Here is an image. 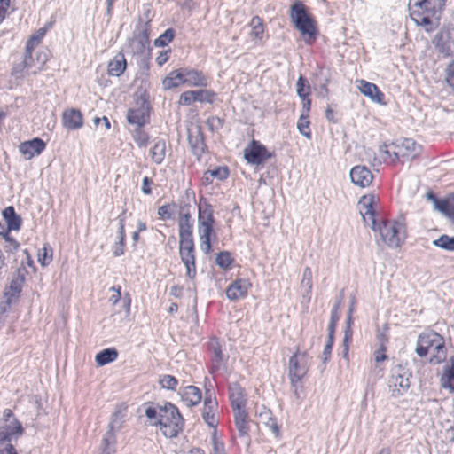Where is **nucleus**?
<instances>
[{
    "instance_id": "obj_41",
    "label": "nucleus",
    "mask_w": 454,
    "mask_h": 454,
    "mask_svg": "<svg viewBox=\"0 0 454 454\" xmlns=\"http://www.w3.org/2000/svg\"><path fill=\"white\" fill-rule=\"evenodd\" d=\"M299 132L306 137L307 138L311 137V132L309 129V114L302 113L297 123Z\"/></svg>"
},
{
    "instance_id": "obj_31",
    "label": "nucleus",
    "mask_w": 454,
    "mask_h": 454,
    "mask_svg": "<svg viewBox=\"0 0 454 454\" xmlns=\"http://www.w3.org/2000/svg\"><path fill=\"white\" fill-rule=\"evenodd\" d=\"M259 418L260 422L270 428L276 437L279 436V427L277 423V419L272 417L271 411L270 410L262 407V411L259 412Z\"/></svg>"
},
{
    "instance_id": "obj_37",
    "label": "nucleus",
    "mask_w": 454,
    "mask_h": 454,
    "mask_svg": "<svg viewBox=\"0 0 454 454\" xmlns=\"http://www.w3.org/2000/svg\"><path fill=\"white\" fill-rule=\"evenodd\" d=\"M160 427L162 434L168 438L176 437L182 430L183 422H168L165 424H158Z\"/></svg>"
},
{
    "instance_id": "obj_12",
    "label": "nucleus",
    "mask_w": 454,
    "mask_h": 454,
    "mask_svg": "<svg viewBox=\"0 0 454 454\" xmlns=\"http://www.w3.org/2000/svg\"><path fill=\"white\" fill-rule=\"evenodd\" d=\"M340 301H337L331 311V318L328 325V340L323 351L324 362H326L331 356L332 348L333 345L334 333L337 322L339 320L338 309L340 307Z\"/></svg>"
},
{
    "instance_id": "obj_26",
    "label": "nucleus",
    "mask_w": 454,
    "mask_h": 454,
    "mask_svg": "<svg viewBox=\"0 0 454 454\" xmlns=\"http://www.w3.org/2000/svg\"><path fill=\"white\" fill-rule=\"evenodd\" d=\"M236 427L240 436H247L249 432V418L246 410L233 411Z\"/></svg>"
},
{
    "instance_id": "obj_60",
    "label": "nucleus",
    "mask_w": 454,
    "mask_h": 454,
    "mask_svg": "<svg viewBox=\"0 0 454 454\" xmlns=\"http://www.w3.org/2000/svg\"><path fill=\"white\" fill-rule=\"evenodd\" d=\"M392 147L388 148L386 145H382L379 149L380 157L383 160L391 158Z\"/></svg>"
},
{
    "instance_id": "obj_48",
    "label": "nucleus",
    "mask_w": 454,
    "mask_h": 454,
    "mask_svg": "<svg viewBox=\"0 0 454 454\" xmlns=\"http://www.w3.org/2000/svg\"><path fill=\"white\" fill-rule=\"evenodd\" d=\"M215 263L223 269H227L231 263V254L228 252H220L216 258H215Z\"/></svg>"
},
{
    "instance_id": "obj_57",
    "label": "nucleus",
    "mask_w": 454,
    "mask_h": 454,
    "mask_svg": "<svg viewBox=\"0 0 454 454\" xmlns=\"http://www.w3.org/2000/svg\"><path fill=\"white\" fill-rule=\"evenodd\" d=\"M353 331L352 330H345L344 331V337H343V352L344 356L348 355V346L352 339Z\"/></svg>"
},
{
    "instance_id": "obj_53",
    "label": "nucleus",
    "mask_w": 454,
    "mask_h": 454,
    "mask_svg": "<svg viewBox=\"0 0 454 454\" xmlns=\"http://www.w3.org/2000/svg\"><path fill=\"white\" fill-rule=\"evenodd\" d=\"M193 102H195L194 90H188V91L183 92L180 95V98H179L180 105L189 106Z\"/></svg>"
},
{
    "instance_id": "obj_1",
    "label": "nucleus",
    "mask_w": 454,
    "mask_h": 454,
    "mask_svg": "<svg viewBox=\"0 0 454 454\" xmlns=\"http://www.w3.org/2000/svg\"><path fill=\"white\" fill-rule=\"evenodd\" d=\"M444 4L445 0H410L408 7L411 20L429 32L434 29V21L439 20Z\"/></svg>"
},
{
    "instance_id": "obj_2",
    "label": "nucleus",
    "mask_w": 454,
    "mask_h": 454,
    "mask_svg": "<svg viewBox=\"0 0 454 454\" xmlns=\"http://www.w3.org/2000/svg\"><path fill=\"white\" fill-rule=\"evenodd\" d=\"M416 353L419 357L429 354V363L440 364L447 358V348L443 337L434 331L420 333L417 340Z\"/></svg>"
},
{
    "instance_id": "obj_56",
    "label": "nucleus",
    "mask_w": 454,
    "mask_h": 454,
    "mask_svg": "<svg viewBox=\"0 0 454 454\" xmlns=\"http://www.w3.org/2000/svg\"><path fill=\"white\" fill-rule=\"evenodd\" d=\"M119 238L121 243H124L125 241V231H124V225H125V211H123L119 216Z\"/></svg>"
},
{
    "instance_id": "obj_55",
    "label": "nucleus",
    "mask_w": 454,
    "mask_h": 454,
    "mask_svg": "<svg viewBox=\"0 0 454 454\" xmlns=\"http://www.w3.org/2000/svg\"><path fill=\"white\" fill-rule=\"evenodd\" d=\"M439 209L454 223V204L442 203L439 206Z\"/></svg>"
},
{
    "instance_id": "obj_34",
    "label": "nucleus",
    "mask_w": 454,
    "mask_h": 454,
    "mask_svg": "<svg viewBox=\"0 0 454 454\" xmlns=\"http://www.w3.org/2000/svg\"><path fill=\"white\" fill-rule=\"evenodd\" d=\"M3 217L7 223V227L9 230L18 231L21 225L20 217L15 213L13 207H7L3 211Z\"/></svg>"
},
{
    "instance_id": "obj_27",
    "label": "nucleus",
    "mask_w": 454,
    "mask_h": 454,
    "mask_svg": "<svg viewBox=\"0 0 454 454\" xmlns=\"http://www.w3.org/2000/svg\"><path fill=\"white\" fill-rule=\"evenodd\" d=\"M188 143L192 148L193 154L198 159H200L203 154L206 147L200 130H196L195 133H188Z\"/></svg>"
},
{
    "instance_id": "obj_9",
    "label": "nucleus",
    "mask_w": 454,
    "mask_h": 454,
    "mask_svg": "<svg viewBox=\"0 0 454 454\" xmlns=\"http://www.w3.org/2000/svg\"><path fill=\"white\" fill-rule=\"evenodd\" d=\"M179 254L186 267V275L193 278L196 275L195 250L193 238L179 239Z\"/></svg>"
},
{
    "instance_id": "obj_11",
    "label": "nucleus",
    "mask_w": 454,
    "mask_h": 454,
    "mask_svg": "<svg viewBox=\"0 0 454 454\" xmlns=\"http://www.w3.org/2000/svg\"><path fill=\"white\" fill-rule=\"evenodd\" d=\"M374 202L375 197L373 195H364L360 199L358 205L360 214L362 215L364 223L369 224L373 231H377L375 212L373 208Z\"/></svg>"
},
{
    "instance_id": "obj_7",
    "label": "nucleus",
    "mask_w": 454,
    "mask_h": 454,
    "mask_svg": "<svg viewBox=\"0 0 454 454\" xmlns=\"http://www.w3.org/2000/svg\"><path fill=\"white\" fill-rule=\"evenodd\" d=\"M411 372L401 364L395 365L390 371L388 387L391 395L398 397L406 393L410 387Z\"/></svg>"
},
{
    "instance_id": "obj_58",
    "label": "nucleus",
    "mask_w": 454,
    "mask_h": 454,
    "mask_svg": "<svg viewBox=\"0 0 454 454\" xmlns=\"http://www.w3.org/2000/svg\"><path fill=\"white\" fill-rule=\"evenodd\" d=\"M160 405H158L157 407H152V406H149L145 409V416L148 418V419H159L160 417Z\"/></svg>"
},
{
    "instance_id": "obj_17",
    "label": "nucleus",
    "mask_w": 454,
    "mask_h": 454,
    "mask_svg": "<svg viewBox=\"0 0 454 454\" xmlns=\"http://www.w3.org/2000/svg\"><path fill=\"white\" fill-rule=\"evenodd\" d=\"M149 119L148 106L143 103L138 107L131 108L128 111L127 120L129 123L135 124L137 127L141 128Z\"/></svg>"
},
{
    "instance_id": "obj_19",
    "label": "nucleus",
    "mask_w": 454,
    "mask_h": 454,
    "mask_svg": "<svg viewBox=\"0 0 454 454\" xmlns=\"http://www.w3.org/2000/svg\"><path fill=\"white\" fill-rule=\"evenodd\" d=\"M229 392L232 411L246 410L247 395L245 390L238 383H232L230 386Z\"/></svg>"
},
{
    "instance_id": "obj_39",
    "label": "nucleus",
    "mask_w": 454,
    "mask_h": 454,
    "mask_svg": "<svg viewBox=\"0 0 454 454\" xmlns=\"http://www.w3.org/2000/svg\"><path fill=\"white\" fill-rule=\"evenodd\" d=\"M433 245L447 251H454V237L443 234L434 240Z\"/></svg>"
},
{
    "instance_id": "obj_24",
    "label": "nucleus",
    "mask_w": 454,
    "mask_h": 454,
    "mask_svg": "<svg viewBox=\"0 0 454 454\" xmlns=\"http://www.w3.org/2000/svg\"><path fill=\"white\" fill-rule=\"evenodd\" d=\"M182 401L187 406L197 405L201 400L200 390L194 386H187L181 393Z\"/></svg>"
},
{
    "instance_id": "obj_23",
    "label": "nucleus",
    "mask_w": 454,
    "mask_h": 454,
    "mask_svg": "<svg viewBox=\"0 0 454 454\" xmlns=\"http://www.w3.org/2000/svg\"><path fill=\"white\" fill-rule=\"evenodd\" d=\"M250 283L246 279L234 281L226 290V295L230 300L235 301L246 295Z\"/></svg>"
},
{
    "instance_id": "obj_4",
    "label": "nucleus",
    "mask_w": 454,
    "mask_h": 454,
    "mask_svg": "<svg viewBox=\"0 0 454 454\" xmlns=\"http://www.w3.org/2000/svg\"><path fill=\"white\" fill-rule=\"evenodd\" d=\"M24 428L21 423L14 416L10 409H5L3 411V416L0 418V447H7L8 444H12V442L17 441L19 437L23 434Z\"/></svg>"
},
{
    "instance_id": "obj_35",
    "label": "nucleus",
    "mask_w": 454,
    "mask_h": 454,
    "mask_svg": "<svg viewBox=\"0 0 454 454\" xmlns=\"http://www.w3.org/2000/svg\"><path fill=\"white\" fill-rule=\"evenodd\" d=\"M118 357V351L114 348H106L96 355L95 361L98 365L103 366L115 361Z\"/></svg>"
},
{
    "instance_id": "obj_22",
    "label": "nucleus",
    "mask_w": 454,
    "mask_h": 454,
    "mask_svg": "<svg viewBox=\"0 0 454 454\" xmlns=\"http://www.w3.org/2000/svg\"><path fill=\"white\" fill-rule=\"evenodd\" d=\"M184 84L195 87H206L207 79L201 71L195 69H183Z\"/></svg>"
},
{
    "instance_id": "obj_62",
    "label": "nucleus",
    "mask_w": 454,
    "mask_h": 454,
    "mask_svg": "<svg viewBox=\"0 0 454 454\" xmlns=\"http://www.w3.org/2000/svg\"><path fill=\"white\" fill-rule=\"evenodd\" d=\"M39 43V36H32L27 43V45H26V52L25 53H27V54H30L32 53V51L33 49L35 48V46Z\"/></svg>"
},
{
    "instance_id": "obj_33",
    "label": "nucleus",
    "mask_w": 454,
    "mask_h": 454,
    "mask_svg": "<svg viewBox=\"0 0 454 454\" xmlns=\"http://www.w3.org/2000/svg\"><path fill=\"white\" fill-rule=\"evenodd\" d=\"M312 286V270L309 267H306L303 270L301 288L302 289V297L307 299L308 301H309L311 298Z\"/></svg>"
},
{
    "instance_id": "obj_29",
    "label": "nucleus",
    "mask_w": 454,
    "mask_h": 454,
    "mask_svg": "<svg viewBox=\"0 0 454 454\" xmlns=\"http://www.w3.org/2000/svg\"><path fill=\"white\" fill-rule=\"evenodd\" d=\"M184 84L183 69H176L171 71L162 81V87L165 90H168Z\"/></svg>"
},
{
    "instance_id": "obj_10",
    "label": "nucleus",
    "mask_w": 454,
    "mask_h": 454,
    "mask_svg": "<svg viewBox=\"0 0 454 454\" xmlns=\"http://www.w3.org/2000/svg\"><path fill=\"white\" fill-rule=\"evenodd\" d=\"M246 160L253 165H260L271 157L266 147L258 141L252 140L244 150Z\"/></svg>"
},
{
    "instance_id": "obj_16",
    "label": "nucleus",
    "mask_w": 454,
    "mask_h": 454,
    "mask_svg": "<svg viewBox=\"0 0 454 454\" xmlns=\"http://www.w3.org/2000/svg\"><path fill=\"white\" fill-rule=\"evenodd\" d=\"M183 422V418L178 409L170 403L160 406V417L154 424H165L168 422Z\"/></svg>"
},
{
    "instance_id": "obj_64",
    "label": "nucleus",
    "mask_w": 454,
    "mask_h": 454,
    "mask_svg": "<svg viewBox=\"0 0 454 454\" xmlns=\"http://www.w3.org/2000/svg\"><path fill=\"white\" fill-rule=\"evenodd\" d=\"M0 454H18L13 444H8L7 447H0Z\"/></svg>"
},
{
    "instance_id": "obj_15",
    "label": "nucleus",
    "mask_w": 454,
    "mask_h": 454,
    "mask_svg": "<svg viewBox=\"0 0 454 454\" xmlns=\"http://www.w3.org/2000/svg\"><path fill=\"white\" fill-rule=\"evenodd\" d=\"M45 143L41 138H34L21 143L19 146L20 153L26 160H30L35 155H39L45 149Z\"/></svg>"
},
{
    "instance_id": "obj_18",
    "label": "nucleus",
    "mask_w": 454,
    "mask_h": 454,
    "mask_svg": "<svg viewBox=\"0 0 454 454\" xmlns=\"http://www.w3.org/2000/svg\"><path fill=\"white\" fill-rule=\"evenodd\" d=\"M394 147L397 149V153L403 154V159L407 160L416 158L421 150L420 146L411 138H404Z\"/></svg>"
},
{
    "instance_id": "obj_32",
    "label": "nucleus",
    "mask_w": 454,
    "mask_h": 454,
    "mask_svg": "<svg viewBox=\"0 0 454 454\" xmlns=\"http://www.w3.org/2000/svg\"><path fill=\"white\" fill-rule=\"evenodd\" d=\"M442 386L454 391V356H451L444 366Z\"/></svg>"
},
{
    "instance_id": "obj_46",
    "label": "nucleus",
    "mask_w": 454,
    "mask_h": 454,
    "mask_svg": "<svg viewBox=\"0 0 454 454\" xmlns=\"http://www.w3.org/2000/svg\"><path fill=\"white\" fill-rule=\"evenodd\" d=\"M161 387L168 390H176L178 381L172 375H164L159 381Z\"/></svg>"
},
{
    "instance_id": "obj_13",
    "label": "nucleus",
    "mask_w": 454,
    "mask_h": 454,
    "mask_svg": "<svg viewBox=\"0 0 454 454\" xmlns=\"http://www.w3.org/2000/svg\"><path fill=\"white\" fill-rule=\"evenodd\" d=\"M351 182L362 188L368 187L373 179L371 170L365 166H355L351 168L350 173Z\"/></svg>"
},
{
    "instance_id": "obj_45",
    "label": "nucleus",
    "mask_w": 454,
    "mask_h": 454,
    "mask_svg": "<svg viewBox=\"0 0 454 454\" xmlns=\"http://www.w3.org/2000/svg\"><path fill=\"white\" fill-rule=\"evenodd\" d=\"M296 91L299 98H304L309 96L310 93V86L307 85V81L301 75L299 77L296 82Z\"/></svg>"
},
{
    "instance_id": "obj_25",
    "label": "nucleus",
    "mask_w": 454,
    "mask_h": 454,
    "mask_svg": "<svg viewBox=\"0 0 454 454\" xmlns=\"http://www.w3.org/2000/svg\"><path fill=\"white\" fill-rule=\"evenodd\" d=\"M127 67L126 59L122 53L116 54L108 63V74L111 76H120L123 74Z\"/></svg>"
},
{
    "instance_id": "obj_42",
    "label": "nucleus",
    "mask_w": 454,
    "mask_h": 454,
    "mask_svg": "<svg viewBox=\"0 0 454 454\" xmlns=\"http://www.w3.org/2000/svg\"><path fill=\"white\" fill-rule=\"evenodd\" d=\"M175 31L172 28H168L161 34L155 41L154 44L158 47H164L168 45L174 38Z\"/></svg>"
},
{
    "instance_id": "obj_49",
    "label": "nucleus",
    "mask_w": 454,
    "mask_h": 454,
    "mask_svg": "<svg viewBox=\"0 0 454 454\" xmlns=\"http://www.w3.org/2000/svg\"><path fill=\"white\" fill-rule=\"evenodd\" d=\"M442 454H454V429L451 431L450 439L440 446Z\"/></svg>"
},
{
    "instance_id": "obj_47",
    "label": "nucleus",
    "mask_w": 454,
    "mask_h": 454,
    "mask_svg": "<svg viewBox=\"0 0 454 454\" xmlns=\"http://www.w3.org/2000/svg\"><path fill=\"white\" fill-rule=\"evenodd\" d=\"M215 408L204 407L202 411V418L204 421L211 427H215L216 419L215 417Z\"/></svg>"
},
{
    "instance_id": "obj_61",
    "label": "nucleus",
    "mask_w": 454,
    "mask_h": 454,
    "mask_svg": "<svg viewBox=\"0 0 454 454\" xmlns=\"http://www.w3.org/2000/svg\"><path fill=\"white\" fill-rule=\"evenodd\" d=\"M386 347L379 346V348L374 352V358L377 363L382 362L387 359V356L385 355Z\"/></svg>"
},
{
    "instance_id": "obj_52",
    "label": "nucleus",
    "mask_w": 454,
    "mask_h": 454,
    "mask_svg": "<svg viewBox=\"0 0 454 454\" xmlns=\"http://www.w3.org/2000/svg\"><path fill=\"white\" fill-rule=\"evenodd\" d=\"M445 81L450 87L454 89V60L445 68Z\"/></svg>"
},
{
    "instance_id": "obj_38",
    "label": "nucleus",
    "mask_w": 454,
    "mask_h": 454,
    "mask_svg": "<svg viewBox=\"0 0 454 454\" xmlns=\"http://www.w3.org/2000/svg\"><path fill=\"white\" fill-rule=\"evenodd\" d=\"M250 26L252 27L251 37L261 40L264 32L262 20L259 16H254L251 20Z\"/></svg>"
},
{
    "instance_id": "obj_63",
    "label": "nucleus",
    "mask_w": 454,
    "mask_h": 454,
    "mask_svg": "<svg viewBox=\"0 0 454 454\" xmlns=\"http://www.w3.org/2000/svg\"><path fill=\"white\" fill-rule=\"evenodd\" d=\"M213 454H225L223 444L217 442L215 437H213Z\"/></svg>"
},
{
    "instance_id": "obj_50",
    "label": "nucleus",
    "mask_w": 454,
    "mask_h": 454,
    "mask_svg": "<svg viewBox=\"0 0 454 454\" xmlns=\"http://www.w3.org/2000/svg\"><path fill=\"white\" fill-rule=\"evenodd\" d=\"M389 327L387 325H384L381 330L377 331V340L380 347H386L388 341V333Z\"/></svg>"
},
{
    "instance_id": "obj_51",
    "label": "nucleus",
    "mask_w": 454,
    "mask_h": 454,
    "mask_svg": "<svg viewBox=\"0 0 454 454\" xmlns=\"http://www.w3.org/2000/svg\"><path fill=\"white\" fill-rule=\"evenodd\" d=\"M51 262V254H49L48 249L46 247H43L42 249L38 251V262L42 266H46Z\"/></svg>"
},
{
    "instance_id": "obj_8",
    "label": "nucleus",
    "mask_w": 454,
    "mask_h": 454,
    "mask_svg": "<svg viewBox=\"0 0 454 454\" xmlns=\"http://www.w3.org/2000/svg\"><path fill=\"white\" fill-rule=\"evenodd\" d=\"M309 357L307 352L296 351L289 359L288 375L292 387H296L297 383L307 374L309 370Z\"/></svg>"
},
{
    "instance_id": "obj_14",
    "label": "nucleus",
    "mask_w": 454,
    "mask_h": 454,
    "mask_svg": "<svg viewBox=\"0 0 454 454\" xmlns=\"http://www.w3.org/2000/svg\"><path fill=\"white\" fill-rule=\"evenodd\" d=\"M123 424V415L120 411H116L112 416L111 421L109 422L108 431L106 433L101 447H106V439H109V444L113 449H115L116 437L115 431L121 428Z\"/></svg>"
},
{
    "instance_id": "obj_6",
    "label": "nucleus",
    "mask_w": 454,
    "mask_h": 454,
    "mask_svg": "<svg viewBox=\"0 0 454 454\" xmlns=\"http://www.w3.org/2000/svg\"><path fill=\"white\" fill-rule=\"evenodd\" d=\"M215 219L213 210L206 207L203 210L200 207L198 219V232L200 240V248L205 254L211 251V236L215 235L213 225Z\"/></svg>"
},
{
    "instance_id": "obj_21",
    "label": "nucleus",
    "mask_w": 454,
    "mask_h": 454,
    "mask_svg": "<svg viewBox=\"0 0 454 454\" xmlns=\"http://www.w3.org/2000/svg\"><path fill=\"white\" fill-rule=\"evenodd\" d=\"M359 90L360 92L368 97L373 102L384 105V94L380 90V89L373 83L366 82L364 80H360L359 82Z\"/></svg>"
},
{
    "instance_id": "obj_59",
    "label": "nucleus",
    "mask_w": 454,
    "mask_h": 454,
    "mask_svg": "<svg viewBox=\"0 0 454 454\" xmlns=\"http://www.w3.org/2000/svg\"><path fill=\"white\" fill-rule=\"evenodd\" d=\"M5 241L7 243L5 249H6V252H9V253H12V252L16 251L20 246L19 243L17 242V240L11 237H6Z\"/></svg>"
},
{
    "instance_id": "obj_54",
    "label": "nucleus",
    "mask_w": 454,
    "mask_h": 454,
    "mask_svg": "<svg viewBox=\"0 0 454 454\" xmlns=\"http://www.w3.org/2000/svg\"><path fill=\"white\" fill-rule=\"evenodd\" d=\"M173 206L163 205L158 208V215L163 220H168L173 216Z\"/></svg>"
},
{
    "instance_id": "obj_43",
    "label": "nucleus",
    "mask_w": 454,
    "mask_h": 454,
    "mask_svg": "<svg viewBox=\"0 0 454 454\" xmlns=\"http://www.w3.org/2000/svg\"><path fill=\"white\" fill-rule=\"evenodd\" d=\"M195 94V102H207V103H212L214 101L215 94L207 90H194Z\"/></svg>"
},
{
    "instance_id": "obj_28",
    "label": "nucleus",
    "mask_w": 454,
    "mask_h": 454,
    "mask_svg": "<svg viewBox=\"0 0 454 454\" xmlns=\"http://www.w3.org/2000/svg\"><path fill=\"white\" fill-rule=\"evenodd\" d=\"M151 160L157 165L162 163L166 156V141L162 138L154 140L153 146L150 149Z\"/></svg>"
},
{
    "instance_id": "obj_36",
    "label": "nucleus",
    "mask_w": 454,
    "mask_h": 454,
    "mask_svg": "<svg viewBox=\"0 0 454 454\" xmlns=\"http://www.w3.org/2000/svg\"><path fill=\"white\" fill-rule=\"evenodd\" d=\"M209 348L213 354L212 362H213V368L218 369L219 366L222 364V363L224 360L223 354L222 352V347L218 340L212 339L209 341Z\"/></svg>"
},
{
    "instance_id": "obj_44",
    "label": "nucleus",
    "mask_w": 454,
    "mask_h": 454,
    "mask_svg": "<svg viewBox=\"0 0 454 454\" xmlns=\"http://www.w3.org/2000/svg\"><path fill=\"white\" fill-rule=\"evenodd\" d=\"M133 139L139 147H145L149 142V136L141 128L137 127L133 133Z\"/></svg>"
},
{
    "instance_id": "obj_20",
    "label": "nucleus",
    "mask_w": 454,
    "mask_h": 454,
    "mask_svg": "<svg viewBox=\"0 0 454 454\" xmlns=\"http://www.w3.org/2000/svg\"><path fill=\"white\" fill-rule=\"evenodd\" d=\"M63 126L70 130L78 129L83 125L82 113L77 109H67L62 114Z\"/></svg>"
},
{
    "instance_id": "obj_40",
    "label": "nucleus",
    "mask_w": 454,
    "mask_h": 454,
    "mask_svg": "<svg viewBox=\"0 0 454 454\" xmlns=\"http://www.w3.org/2000/svg\"><path fill=\"white\" fill-rule=\"evenodd\" d=\"M228 176H229L228 168L225 167H220V168H216L212 170H207L205 173L204 178L206 181L208 182L210 180V177L216 178L218 180H224L228 177Z\"/></svg>"
},
{
    "instance_id": "obj_3",
    "label": "nucleus",
    "mask_w": 454,
    "mask_h": 454,
    "mask_svg": "<svg viewBox=\"0 0 454 454\" xmlns=\"http://www.w3.org/2000/svg\"><path fill=\"white\" fill-rule=\"evenodd\" d=\"M291 20L301 32L304 41L310 43L317 35V27L314 20L308 15L303 4L297 2L290 10Z\"/></svg>"
},
{
    "instance_id": "obj_30",
    "label": "nucleus",
    "mask_w": 454,
    "mask_h": 454,
    "mask_svg": "<svg viewBox=\"0 0 454 454\" xmlns=\"http://www.w3.org/2000/svg\"><path fill=\"white\" fill-rule=\"evenodd\" d=\"M179 239L192 238V219L190 213H182L178 222Z\"/></svg>"
},
{
    "instance_id": "obj_5",
    "label": "nucleus",
    "mask_w": 454,
    "mask_h": 454,
    "mask_svg": "<svg viewBox=\"0 0 454 454\" xmlns=\"http://www.w3.org/2000/svg\"><path fill=\"white\" fill-rule=\"evenodd\" d=\"M377 229L382 241L391 248L399 247L406 238L405 225L403 221L385 220Z\"/></svg>"
}]
</instances>
